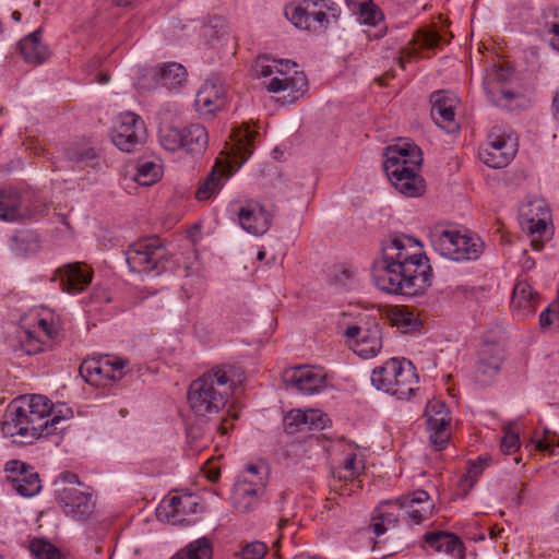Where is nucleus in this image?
<instances>
[{
    "label": "nucleus",
    "instance_id": "f257e3e1",
    "mask_svg": "<svg viewBox=\"0 0 559 559\" xmlns=\"http://www.w3.org/2000/svg\"><path fill=\"white\" fill-rule=\"evenodd\" d=\"M432 270L420 242L399 235L386 242L381 259L372 266L374 285L389 294L408 297L423 294L431 282Z\"/></svg>",
    "mask_w": 559,
    "mask_h": 559
},
{
    "label": "nucleus",
    "instance_id": "f03ea898",
    "mask_svg": "<svg viewBox=\"0 0 559 559\" xmlns=\"http://www.w3.org/2000/svg\"><path fill=\"white\" fill-rule=\"evenodd\" d=\"M72 416L69 407L56 411L44 395H22L7 406L1 431L13 442L31 444L38 438L62 430V426Z\"/></svg>",
    "mask_w": 559,
    "mask_h": 559
},
{
    "label": "nucleus",
    "instance_id": "7ed1b4c3",
    "mask_svg": "<svg viewBox=\"0 0 559 559\" xmlns=\"http://www.w3.org/2000/svg\"><path fill=\"white\" fill-rule=\"evenodd\" d=\"M240 383L241 374L237 368L229 365L215 366L190 384L189 406L199 417L217 415Z\"/></svg>",
    "mask_w": 559,
    "mask_h": 559
},
{
    "label": "nucleus",
    "instance_id": "20e7f679",
    "mask_svg": "<svg viewBox=\"0 0 559 559\" xmlns=\"http://www.w3.org/2000/svg\"><path fill=\"white\" fill-rule=\"evenodd\" d=\"M421 164V150L408 140H400L385 148L383 169L386 177L407 198L420 197L425 192V181L419 175Z\"/></svg>",
    "mask_w": 559,
    "mask_h": 559
},
{
    "label": "nucleus",
    "instance_id": "39448f33",
    "mask_svg": "<svg viewBox=\"0 0 559 559\" xmlns=\"http://www.w3.org/2000/svg\"><path fill=\"white\" fill-rule=\"evenodd\" d=\"M296 63L289 60H271L266 56L258 57L252 66L257 76L269 78L265 87L271 93H284L283 104H293L307 91L308 82L304 72L295 69Z\"/></svg>",
    "mask_w": 559,
    "mask_h": 559
},
{
    "label": "nucleus",
    "instance_id": "423d86ee",
    "mask_svg": "<svg viewBox=\"0 0 559 559\" xmlns=\"http://www.w3.org/2000/svg\"><path fill=\"white\" fill-rule=\"evenodd\" d=\"M371 383L399 400H409L418 390V374L409 360L391 358L372 370Z\"/></svg>",
    "mask_w": 559,
    "mask_h": 559
},
{
    "label": "nucleus",
    "instance_id": "0eeeda50",
    "mask_svg": "<svg viewBox=\"0 0 559 559\" xmlns=\"http://www.w3.org/2000/svg\"><path fill=\"white\" fill-rule=\"evenodd\" d=\"M430 241L436 252L455 262L475 261L484 252V242L476 236L455 227L435 228Z\"/></svg>",
    "mask_w": 559,
    "mask_h": 559
},
{
    "label": "nucleus",
    "instance_id": "6e6552de",
    "mask_svg": "<svg viewBox=\"0 0 559 559\" xmlns=\"http://www.w3.org/2000/svg\"><path fill=\"white\" fill-rule=\"evenodd\" d=\"M126 260L131 271L138 273L177 272L174 257L155 237L144 238L133 242L126 252Z\"/></svg>",
    "mask_w": 559,
    "mask_h": 559
},
{
    "label": "nucleus",
    "instance_id": "1a4fd4ad",
    "mask_svg": "<svg viewBox=\"0 0 559 559\" xmlns=\"http://www.w3.org/2000/svg\"><path fill=\"white\" fill-rule=\"evenodd\" d=\"M284 14L300 29L323 33L337 23L341 10L332 0H302L287 4Z\"/></svg>",
    "mask_w": 559,
    "mask_h": 559
},
{
    "label": "nucleus",
    "instance_id": "9d476101",
    "mask_svg": "<svg viewBox=\"0 0 559 559\" xmlns=\"http://www.w3.org/2000/svg\"><path fill=\"white\" fill-rule=\"evenodd\" d=\"M518 152V136L510 130L493 127L479 148V159L491 168L508 166Z\"/></svg>",
    "mask_w": 559,
    "mask_h": 559
},
{
    "label": "nucleus",
    "instance_id": "9b49d317",
    "mask_svg": "<svg viewBox=\"0 0 559 559\" xmlns=\"http://www.w3.org/2000/svg\"><path fill=\"white\" fill-rule=\"evenodd\" d=\"M48 205L23 198L15 189L0 190V218L8 222L38 219L47 215Z\"/></svg>",
    "mask_w": 559,
    "mask_h": 559
},
{
    "label": "nucleus",
    "instance_id": "f8f14e48",
    "mask_svg": "<svg viewBox=\"0 0 559 559\" xmlns=\"http://www.w3.org/2000/svg\"><path fill=\"white\" fill-rule=\"evenodd\" d=\"M128 365L127 359L105 355L84 360L80 367V373L93 385H106L108 382L120 381L127 373Z\"/></svg>",
    "mask_w": 559,
    "mask_h": 559
},
{
    "label": "nucleus",
    "instance_id": "ddd939ff",
    "mask_svg": "<svg viewBox=\"0 0 559 559\" xmlns=\"http://www.w3.org/2000/svg\"><path fill=\"white\" fill-rule=\"evenodd\" d=\"M146 129L142 118L134 112L119 115L117 124L112 130V143L123 152H134L145 142Z\"/></svg>",
    "mask_w": 559,
    "mask_h": 559
},
{
    "label": "nucleus",
    "instance_id": "4468645a",
    "mask_svg": "<svg viewBox=\"0 0 559 559\" xmlns=\"http://www.w3.org/2000/svg\"><path fill=\"white\" fill-rule=\"evenodd\" d=\"M58 501L64 514L78 521H86L95 513L96 498L88 487H63L58 491Z\"/></svg>",
    "mask_w": 559,
    "mask_h": 559
},
{
    "label": "nucleus",
    "instance_id": "2eb2a0df",
    "mask_svg": "<svg viewBox=\"0 0 559 559\" xmlns=\"http://www.w3.org/2000/svg\"><path fill=\"white\" fill-rule=\"evenodd\" d=\"M59 332L60 326L52 318H39L32 329L22 331L19 338L24 352L35 355L50 347Z\"/></svg>",
    "mask_w": 559,
    "mask_h": 559
},
{
    "label": "nucleus",
    "instance_id": "dca6fc26",
    "mask_svg": "<svg viewBox=\"0 0 559 559\" xmlns=\"http://www.w3.org/2000/svg\"><path fill=\"white\" fill-rule=\"evenodd\" d=\"M425 416L430 443L436 450L440 451L450 439L449 425L451 418L449 409L442 401L432 400L426 406Z\"/></svg>",
    "mask_w": 559,
    "mask_h": 559
},
{
    "label": "nucleus",
    "instance_id": "f3484780",
    "mask_svg": "<svg viewBox=\"0 0 559 559\" xmlns=\"http://www.w3.org/2000/svg\"><path fill=\"white\" fill-rule=\"evenodd\" d=\"M258 131L243 123L231 130L229 141L226 142L224 153L228 158V167L239 168L252 154Z\"/></svg>",
    "mask_w": 559,
    "mask_h": 559
},
{
    "label": "nucleus",
    "instance_id": "a211bd4d",
    "mask_svg": "<svg viewBox=\"0 0 559 559\" xmlns=\"http://www.w3.org/2000/svg\"><path fill=\"white\" fill-rule=\"evenodd\" d=\"M345 335L353 352L364 359L376 357L382 347L381 329L377 323L368 328L350 325Z\"/></svg>",
    "mask_w": 559,
    "mask_h": 559
},
{
    "label": "nucleus",
    "instance_id": "6ab92c4d",
    "mask_svg": "<svg viewBox=\"0 0 559 559\" xmlns=\"http://www.w3.org/2000/svg\"><path fill=\"white\" fill-rule=\"evenodd\" d=\"M274 214L255 200L247 201L237 211L238 223L253 236L264 235L271 227Z\"/></svg>",
    "mask_w": 559,
    "mask_h": 559
},
{
    "label": "nucleus",
    "instance_id": "aec40b11",
    "mask_svg": "<svg viewBox=\"0 0 559 559\" xmlns=\"http://www.w3.org/2000/svg\"><path fill=\"white\" fill-rule=\"evenodd\" d=\"M284 382L302 394L311 395L325 388L326 376L320 368L298 366L285 371Z\"/></svg>",
    "mask_w": 559,
    "mask_h": 559
},
{
    "label": "nucleus",
    "instance_id": "412c9836",
    "mask_svg": "<svg viewBox=\"0 0 559 559\" xmlns=\"http://www.w3.org/2000/svg\"><path fill=\"white\" fill-rule=\"evenodd\" d=\"M520 216L522 218L523 228L533 237L532 246L536 250H540L543 245L537 239L547 228L550 218L549 210L543 200L531 201L521 206Z\"/></svg>",
    "mask_w": 559,
    "mask_h": 559
},
{
    "label": "nucleus",
    "instance_id": "4be33fe9",
    "mask_svg": "<svg viewBox=\"0 0 559 559\" xmlns=\"http://www.w3.org/2000/svg\"><path fill=\"white\" fill-rule=\"evenodd\" d=\"M511 76L512 71L509 68L492 67L487 71L484 88L493 105L508 108L515 98V93L504 86Z\"/></svg>",
    "mask_w": 559,
    "mask_h": 559
},
{
    "label": "nucleus",
    "instance_id": "5701e85b",
    "mask_svg": "<svg viewBox=\"0 0 559 559\" xmlns=\"http://www.w3.org/2000/svg\"><path fill=\"white\" fill-rule=\"evenodd\" d=\"M7 480L12 489L23 497H33L41 489L39 476L28 465L20 461L5 464Z\"/></svg>",
    "mask_w": 559,
    "mask_h": 559
},
{
    "label": "nucleus",
    "instance_id": "b1692460",
    "mask_svg": "<svg viewBox=\"0 0 559 559\" xmlns=\"http://www.w3.org/2000/svg\"><path fill=\"white\" fill-rule=\"evenodd\" d=\"M199 499L193 493L175 495L166 498L159 504L158 516L165 518L171 524L186 522V515L197 512Z\"/></svg>",
    "mask_w": 559,
    "mask_h": 559
},
{
    "label": "nucleus",
    "instance_id": "393cba45",
    "mask_svg": "<svg viewBox=\"0 0 559 559\" xmlns=\"http://www.w3.org/2000/svg\"><path fill=\"white\" fill-rule=\"evenodd\" d=\"M225 105V86L218 78L206 80L195 96V108L202 116H211Z\"/></svg>",
    "mask_w": 559,
    "mask_h": 559
},
{
    "label": "nucleus",
    "instance_id": "a878e982",
    "mask_svg": "<svg viewBox=\"0 0 559 559\" xmlns=\"http://www.w3.org/2000/svg\"><path fill=\"white\" fill-rule=\"evenodd\" d=\"M92 277L93 272L87 265L70 263L56 272L53 281L59 282L63 292L78 294L91 284Z\"/></svg>",
    "mask_w": 559,
    "mask_h": 559
},
{
    "label": "nucleus",
    "instance_id": "bb28decb",
    "mask_svg": "<svg viewBox=\"0 0 559 559\" xmlns=\"http://www.w3.org/2000/svg\"><path fill=\"white\" fill-rule=\"evenodd\" d=\"M431 118L442 129L452 132L457 128L454 120V108L457 104L456 97L447 91H438L431 94Z\"/></svg>",
    "mask_w": 559,
    "mask_h": 559
},
{
    "label": "nucleus",
    "instance_id": "cd10ccee",
    "mask_svg": "<svg viewBox=\"0 0 559 559\" xmlns=\"http://www.w3.org/2000/svg\"><path fill=\"white\" fill-rule=\"evenodd\" d=\"M403 519V508L401 500H386L380 502L371 516V528L376 536L386 533L390 527H395L399 521Z\"/></svg>",
    "mask_w": 559,
    "mask_h": 559
},
{
    "label": "nucleus",
    "instance_id": "c85d7f7f",
    "mask_svg": "<svg viewBox=\"0 0 559 559\" xmlns=\"http://www.w3.org/2000/svg\"><path fill=\"white\" fill-rule=\"evenodd\" d=\"M503 360L502 349L493 343H484L478 352L476 376L479 382L486 383L500 369Z\"/></svg>",
    "mask_w": 559,
    "mask_h": 559
},
{
    "label": "nucleus",
    "instance_id": "c756f323",
    "mask_svg": "<svg viewBox=\"0 0 559 559\" xmlns=\"http://www.w3.org/2000/svg\"><path fill=\"white\" fill-rule=\"evenodd\" d=\"M400 500L403 508V519L407 518L414 524H420L431 515L432 504L429 501V495L425 490H417Z\"/></svg>",
    "mask_w": 559,
    "mask_h": 559
},
{
    "label": "nucleus",
    "instance_id": "7c9ffc66",
    "mask_svg": "<svg viewBox=\"0 0 559 559\" xmlns=\"http://www.w3.org/2000/svg\"><path fill=\"white\" fill-rule=\"evenodd\" d=\"M538 295L534 292L533 287L526 281H519L513 288L512 294V308L515 316L524 319L532 316L538 304Z\"/></svg>",
    "mask_w": 559,
    "mask_h": 559
},
{
    "label": "nucleus",
    "instance_id": "2f4dec72",
    "mask_svg": "<svg viewBox=\"0 0 559 559\" xmlns=\"http://www.w3.org/2000/svg\"><path fill=\"white\" fill-rule=\"evenodd\" d=\"M440 43V35L431 29H423L416 33L409 46L402 50L399 57L401 68H405V63L419 57L420 50L433 49Z\"/></svg>",
    "mask_w": 559,
    "mask_h": 559
},
{
    "label": "nucleus",
    "instance_id": "473e14b6",
    "mask_svg": "<svg viewBox=\"0 0 559 559\" xmlns=\"http://www.w3.org/2000/svg\"><path fill=\"white\" fill-rule=\"evenodd\" d=\"M19 48L24 60L29 63H41L50 55L48 47L41 43L39 29L21 39Z\"/></svg>",
    "mask_w": 559,
    "mask_h": 559
},
{
    "label": "nucleus",
    "instance_id": "72a5a7b5",
    "mask_svg": "<svg viewBox=\"0 0 559 559\" xmlns=\"http://www.w3.org/2000/svg\"><path fill=\"white\" fill-rule=\"evenodd\" d=\"M182 151L187 154H201L209 144L206 129L198 123L190 124L182 129Z\"/></svg>",
    "mask_w": 559,
    "mask_h": 559
},
{
    "label": "nucleus",
    "instance_id": "f704fd0d",
    "mask_svg": "<svg viewBox=\"0 0 559 559\" xmlns=\"http://www.w3.org/2000/svg\"><path fill=\"white\" fill-rule=\"evenodd\" d=\"M263 495L253 487L236 481L231 493L233 506L241 512H249L259 504Z\"/></svg>",
    "mask_w": 559,
    "mask_h": 559
},
{
    "label": "nucleus",
    "instance_id": "c9c22d12",
    "mask_svg": "<svg viewBox=\"0 0 559 559\" xmlns=\"http://www.w3.org/2000/svg\"><path fill=\"white\" fill-rule=\"evenodd\" d=\"M230 175L231 171L229 169L227 170L225 166L216 164L212 171L200 183L195 192V198L199 201L209 200L222 188L224 179Z\"/></svg>",
    "mask_w": 559,
    "mask_h": 559
},
{
    "label": "nucleus",
    "instance_id": "e433bc0d",
    "mask_svg": "<svg viewBox=\"0 0 559 559\" xmlns=\"http://www.w3.org/2000/svg\"><path fill=\"white\" fill-rule=\"evenodd\" d=\"M425 542L436 551L452 556L461 555L463 544L457 536L445 532L426 534Z\"/></svg>",
    "mask_w": 559,
    "mask_h": 559
},
{
    "label": "nucleus",
    "instance_id": "4c0bfd02",
    "mask_svg": "<svg viewBox=\"0 0 559 559\" xmlns=\"http://www.w3.org/2000/svg\"><path fill=\"white\" fill-rule=\"evenodd\" d=\"M186 69L177 62H169L160 66L154 71V79L163 86L173 90L182 84L186 80Z\"/></svg>",
    "mask_w": 559,
    "mask_h": 559
},
{
    "label": "nucleus",
    "instance_id": "58836bf2",
    "mask_svg": "<svg viewBox=\"0 0 559 559\" xmlns=\"http://www.w3.org/2000/svg\"><path fill=\"white\" fill-rule=\"evenodd\" d=\"M348 8L365 25L377 26L382 21V13L371 0H345Z\"/></svg>",
    "mask_w": 559,
    "mask_h": 559
},
{
    "label": "nucleus",
    "instance_id": "ea45409f",
    "mask_svg": "<svg viewBox=\"0 0 559 559\" xmlns=\"http://www.w3.org/2000/svg\"><path fill=\"white\" fill-rule=\"evenodd\" d=\"M269 475V467L264 463L248 464L237 481L265 492Z\"/></svg>",
    "mask_w": 559,
    "mask_h": 559
},
{
    "label": "nucleus",
    "instance_id": "a19ab883",
    "mask_svg": "<svg viewBox=\"0 0 559 559\" xmlns=\"http://www.w3.org/2000/svg\"><path fill=\"white\" fill-rule=\"evenodd\" d=\"M170 559H213V545L207 537L203 536L190 542Z\"/></svg>",
    "mask_w": 559,
    "mask_h": 559
},
{
    "label": "nucleus",
    "instance_id": "79ce46f5",
    "mask_svg": "<svg viewBox=\"0 0 559 559\" xmlns=\"http://www.w3.org/2000/svg\"><path fill=\"white\" fill-rule=\"evenodd\" d=\"M389 318L392 324L402 333L416 331L421 325L418 317L407 307L392 308L389 312Z\"/></svg>",
    "mask_w": 559,
    "mask_h": 559
},
{
    "label": "nucleus",
    "instance_id": "37998d69",
    "mask_svg": "<svg viewBox=\"0 0 559 559\" xmlns=\"http://www.w3.org/2000/svg\"><path fill=\"white\" fill-rule=\"evenodd\" d=\"M364 469L362 461L358 459L356 453H348L342 465L333 472L334 477L338 480H354Z\"/></svg>",
    "mask_w": 559,
    "mask_h": 559
},
{
    "label": "nucleus",
    "instance_id": "c03bdc74",
    "mask_svg": "<svg viewBox=\"0 0 559 559\" xmlns=\"http://www.w3.org/2000/svg\"><path fill=\"white\" fill-rule=\"evenodd\" d=\"M182 129L174 126H162L158 131V142L160 146L170 153L182 148Z\"/></svg>",
    "mask_w": 559,
    "mask_h": 559
},
{
    "label": "nucleus",
    "instance_id": "a18cd8bd",
    "mask_svg": "<svg viewBox=\"0 0 559 559\" xmlns=\"http://www.w3.org/2000/svg\"><path fill=\"white\" fill-rule=\"evenodd\" d=\"M543 16L544 28L550 35V45L559 51V8H547Z\"/></svg>",
    "mask_w": 559,
    "mask_h": 559
},
{
    "label": "nucleus",
    "instance_id": "49530a36",
    "mask_svg": "<svg viewBox=\"0 0 559 559\" xmlns=\"http://www.w3.org/2000/svg\"><path fill=\"white\" fill-rule=\"evenodd\" d=\"M160 177V167L154 162H143L138 166L134 180L141 186H151Z\"/></svg>",
    "mask_w": 559,
    "mask_h": 559
},
{
    "label": "nucleus",
    "instance_id": "de8ad7c7",
    "mask_svg": "<svg viewBox=\"0 0 559 559\" xmlns=\"http://www.w3.org/2000/svg\"><path fill=\"white\" fill-rule=\"evenodd\" d=\"M29 550L37 559H63L60 550L45 539H33L29 544Z\"/></svg>",
    "mask_w": 559,
    "mask_h": 559
},
{
    "label": "nucleus",
    "instance_id": "09e8293b",
    "mask_svg": "<svg viewBox=\"0 0 559 559\" xmlns=\"http://www.w3.org/2000/svg\"><path fill=\"white\" fill-rule=\"evenodd\" d=\"M67 157L80 168L97 165V154L94 148L79 150L71 147L67 151Z\"/></svg>",
    "mask_w": 559,
    "mask_h": 559
},
{
    "label": "nucleus",
    "instance_id": "8fccbe9b",
    "mask_svg": "<svg viewBox=\"0 0 559 559\" xmlns=\"http://www.w3.org/2000/svg\"><path fill=\"white\" fill-rule=\"evenodd\" d=\"M174 261L177 264V271L182 267L185 271V276H200L201 275V264L199 261V257L195 250L190 249L186 253H183L180 258L175 259Z\"/></svg>",
    "mask_w": 559,
    "mask_h": 559
},
{
    "label": "nucleus",
    "instance_id": "3c124183",
    "mask_svg": "<svg viewBox=\"0 0 559 559\" xmlns=\"http://www.w3.org/2000/svg\"><path fill=\"white\" fill-rule=\"evenodd\" d=\"M305 421H307V416H305V411L292 409L284 417L285 431L287 433L294 435L298 431L306 430Z\"/></svg>",
    "mask_w": 559,
    "mask_h": 559
},
{
    "label": "nucleus",
    "instance_id": "603ef678",
    "mask_svg": "<svg viewBox=\"0 0 559 559\" xmlns=\"http://www.w3.org/2000/svg\"><path fill=\"white\" fill-rule=\"evenodd\" d=\"M13 250L20 254L35 252L38 249V240L28 234H19L12 238Z\"/></svg>",
    "mask_w": 559,
    "mask_h": 559
},
{
    "label": "nucleus",
    "instance_id": "864d4df0",
    "mask_svg": "<svg viewBox=\"0 0 559 559\" xmlns=\"http://www.w3.org/2000/svg\"><path fill=\"white\" fill-rule=\"evenodd\" d=\"M490 457H478L476 461L472 462L467 466L466 474L462 478V483H468V486L472 487L477 480L485 468L489 465Z\"/></svg>",
    "mask_w": 559,
    "mask_h": 559
},
{
    "label": "nucleus",
    "instance_id": "5fc2aeb1",
    "mask_svg": "<svg viewBox=\"0 0 559 559\" xmlns=\"http://www.w3.org/2000/svg\"><path fill=\"white\" fill-rule=\"evenodd\" d=\"M305 416H307L306 430H322L330 421L328 415L319 409L305 411Z\"/></svg>",
    "mask_w": 559,
    "mask_h": 559
},
{
    "label": "nucleus",
    "instance_id": "6e6d98bb",
    "mask_svg": "<svg viewBox=\"0 0 559 559\" xmlns=\"http://www.w3.org/2000/svg\"><path fill=\"white\" fill-rule=\"evenodd\" d=\"M267 551V547L262 542H252L247 544L240 551L241 559H262Z\"/></svg>",
    "mask_w": 559,
    "mask_h": 559
},
{
    "label": "nucleus",
    "instance_id": "4d7b16f0",
    "mask_svg": "<svg viewBox=\"0 0 559 559\" xmlns=\"http://www.w3.org/2000/svg\"><path fill=\"white\" fill-rule=\"evenodd\" d=\"M500 447L504 454H512L519 450L520 438L511 427L506 429Z\"/></svg>",
    "mask_w": 559,
    "mask_h": 559
},
{
    "label": "nucleus",
    "instance_id": "13d9d810",
    "mask_svg": "<svg viewBox=\"0 0 559 559\" xmlns=\"http://www.w3.org/2000/svg\"><path fill=\"white\" fill-rule=\"evenodd\" d=\"M539 323L542 328L559 324V307L554 305L545 309L539 316Z\"/></svg>",
    "mask_w": 559,
    "mask_h": 559
},
{
    "label": "nucleus",
    "instance_id": "bf43d9fd",
    "mask_svg": "<svg viewBox=\"0 0 559 559\" xmlns=\"http://www.w3.org/2000/svg\"><path fill=\"white\" fill-rule=\"evenodd\" d=\"M559 447V442L555 435L546 433L542 439L537 441V449L539 451H548L554 454L556 449Z\"/></svg>",
    "mask_w": 559,
    "mask_h": 559
},
{
    "label": "nucleus",
    "instance_id": "052dcab7",
    "mask_svg": "<svg viewBox=\"0 0 559 559\" xmlns=\"http://www.w3.org/2000/svg\"><path fill=\"white\" fill-rule=\"evenodd\" d=\"M63 479L68 483L67 487H79L81 488V484L79 481V478L75 474L68 473L63 476Z\"/></svg>",
    "mask_w": 559,
    "mask_h": 559
},
{
    "label": "nucleus",
    "instance_id": "680f3d73",
    "mask_svg": "<svg viewBox=\"0 0 559 559\" xmlns=\"http://www.w3.org/2000/svg\"><path fill=\"white\" fill-rule=\"evenodd\" d=\"M524 488H525V484H522L521 492L514 495V497L512 498V501H513V503L516 507H520L522 504V502H523V491H524Z\"/></svg>",
    "mask_w": 559,
    "mask_h": 559
},
{
    "label": "nucleus",
    "instance_id": "e2e57ef3",
    "mask_svg": "<svg viewBox=\"0 0 559 559\" xmlns=\"http://www.w3.org/2000/svg\"><path fill=\"white\" fill-rule=\"evenodd\" d=\"M552 105L556 109V112L559 115V88L557 90L555 96H554V99H552Z\"/></svg>",
    "mask_w": 559,
    "mask_h": 559
},
{
    "label": "nucleus",
    "instance_id": "0e129e2a",
    "mask_svg": "<svg viewBox=\"0 0 559 559\" xmlns=\"http://www.w3.org/2000/svg\"><path fill=\"white\" fill-rule=\"evenodd\" d=\"M135 1L136 0H115V2L120 7L130 5Z\"/></svg>",
    "mask_w": 559,
    "mask_h": 559
},
{
    "label": "nucleus",
    "instance_id": "69168bd1",
    "mask_svg": "<svg viewBox=\"0 0 559 559\" xmlns=\"http://www.w3.org/2000/svg\"><path fill=\"white\" fill-rule=\"evenodd\" d=\"M217 429L221 435H226L228 432V428L224 424L218 425Z\"/></svg>",
    "mask_w": 559,
    "mask_h": 559
},
{
    "label": "nucleus",
    "instance_id": "338daca9",
    "mask_svg": "<svg viewBox=\"0 0 559 559\" xmlns=\"http://www.w3.org/2000/svg\"><path fill=\"white\" fill-rule=\"evenodd\" d=\"M266 253L263 249L259 250L258 253H257V259L259 261H262L264 258H265Z\"/></svg>",
    "mask_w": 559,
    "mask_h": 559
},
{
    "label": "nucleus",
    "instance_id": "774afa93",
    "mask_svg": "<svg viewBox=\"0 0 559 559\" xmlns=\"http://www.w3.org/2000/svg\"><path fill=\"white\" fill-rule=\"evenodd\" d=\"M555 518L556 520L559 522V504L557 506L556 508V511H555Z\"/></svg>",
    "mask_w": 559,
    "mask_h": 559
}]
</instances>
